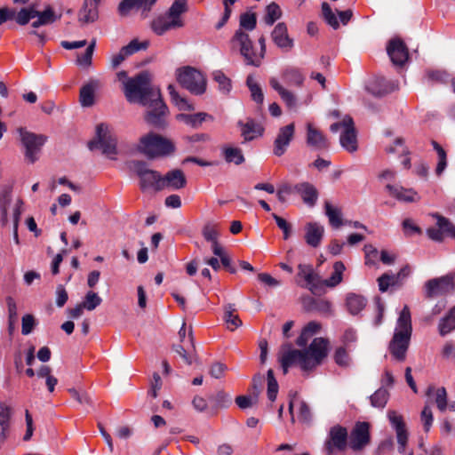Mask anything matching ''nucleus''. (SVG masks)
I'll return each mask as SVG.
<instances>
[{"mask_svg":"<svg viewBox=\"0 0 455 455\" xmlns=\"http://www.w3.org/2000/svg\"><path fill=\"white\" fill-rule=\"evenodd\" d=\"M399 283V276L385 273L378 278L379 289L381 292H385L389 287L395 286Z\"/></svg>","mask_w":455,"mask_h":455,"instance_id":"50","label":"nucleus"},{"mask_svg":"<svg viewBox=\"0 0 455 455\" xmlns=\"http://www.w3.org/2000/svg\"><path fill=\"white\" fill-rule=\"evenodd\" d=\"M168 92L171 97L172 102L177 106L180 110L183 111H191L195 109V107L192 103H189L187 99L181 97L175 89V86L172 84L168 85Z\"/></svg>","mask_w":455,"mask_h":455,"instance_id":"36","label":"nucleus"},{"mask_svg":"<svg viewBox=\"0 0 455 455\" xmlns=\"http://www.w3.org/2000/svg\"><path fill=\"white\" fill-rule=\"evenodd\" d=\"M305 231L306 243L311 247H318L323 237V227L316 222H309L306 225Z\"/></svg>","mask_w":455,"mask_h":455,"instance_id":"25","label":"nucleus"},{"mask_svg":"<svg viewBox=\"0 0 455 455\" xmlns=\"http://www.w3.org/2000/svg\"><path fill=\"white\" fill-rule=\"evenodd\" d=\"M295 126L294 124H287L281 127L278 131L277 136L274 141V154L276 156H283L287 148L289 147L294 136Z\"/></svg>","mask_w":455,"mask_h":455,"instance_id":"14","label":"nucleus"},{"mask_svg":"<svg viewBox=\"0 0 455 455\" xmlns=\"http://www.w3.org/2000/svg\"><path fill=\"white\" fill-rule=\"evenodd\" d=\"M12 201V189L9 187H4L0 191V215L1 223L3 226H7L9 219V206Z\"/></svg>","mask_w":455,"mask_h":455,"instance_id":"31","label":"nucleus"},{"mask_svg":"<svg viewBox=\"0 0 455 455\" xmlns=\"http://www.w3.org/2000/svg\"><path fill=\"white\" fill-rule=\"evenodd\" d=\"M294 190L299 194L303 199V202L309 205L314 206L318 198V193L316 188L308 182H302L295 185Z\"/></svg>","mask_w":455,"mask_h":455,"instance_id":"27","label":"nucleus"},{"mask_svg":"<svg viewBox=\"0 0 455 455\" xmlns=\"http://www.w3.org/2000/svg\"><path fill=\"white\" fill-rule=\"evenodd\" d=\"M389 398V393L388 391L384 388L380 387L373 395L370 396L371 404L373 407L383 409Z\"/></svg>","mask_w":455,"mask_h":455,"instance_id":"48","label":"nucleus"},{"mask_svg":"<svg viewBox=\"0 0 455 455\" xmlns=\"http://www.w3.org/2000/svg\"><path fill=\"white\" fill-rule=\"evenodd\" d=\"M71 397L77 401L82 405H92L91 396L84 391H79L75 388L69 389Z\"/></svg>","mask_w":455,"mask_h":455,"instance_id":"64","label":"nucleus"},{"mask_svg":"<svg viewBox=\"0 0 455 455\" xmlns=\"http://www.w3.org/2000/svg\"><path fill=\"white\" fill-rule=\"evenodd\" d=\"M387 52L393 64L396 66H403L409 58L408 49L399 38L389 41Z\"/></svg>","mask_w":455,"mask_h":455,"instance_id":"15","label":"nucleus"},{"mask_svg":"<svg viewBox=\"0 0 455 455\" xmlns=\"http://www.w3.org/2000/svg\"><path fill=\"white\" fill-rule=\"evenodd\" d=\"M271 38L277 47L285 52L290 51L294 45L293 40L288 35L287 26L283 22L275 25L271 33Z\"/></svg>","mask_w":455,"mask_h":455,"instance_id":"17","label":"nucleus"},{"mask_svg":"<svg viewBox=\"0 0 455 455\" xmlns=\"http://www.w3.org/2000/svg\"><path fill=\"white\" fill-rule=\"evenodd\" d=\"M324 208L331 226L334 228H340L344 224L341 210L339 207L332 206L329 202H325Z\"/></svg>","mask_w":455,"mask_h":455,"instance_id":"37","label":"nucleus"},{"mask_svg":"<svg viewBox=\"0 0 455 455\" xmlns=\"http://www.w3.org/2000/svg\"><path fill=\"white\" fill-rule=\"evenodd\" d=\"M214 81L218 84L219 91L223 94H228L232 89L230 79L220 70L212 73Z\"/></svg>","mask_w":455,"mask_h":455,"instance_id":"47","label":"nucleus"},{"mask_svg":"<svg viewBox=\"0 0 455 455\" xmlns=\"http://www.w3.org/2000/svg\"><path fill=\"white\" fill-rule=\"evenodd\" d=\"M347 430L346 427L336 425L331 427L324 442V451L327 455H332L336 451H343L347 444Z\"/></svg>","mask_w":455,"mask_h":455,"instance_id":"9","label":"nucleus"},{"mask_svg":"<svg viewBox=\"0 0 455 455\" xmlns=\"http://www.w3.org/2000/svg\"><path fill=\"white\" fill-rule=\"evenodd\" d=\"M235 307L233 304H228L225 307L224 320L227 327L230 331H235L242 325V321L237 315L235 314Z\"/></svg>","mask_w":455,"mask_h":455,"instance_id":"40","label":"nucleus"},{"mask_svg":"<svg viewBox=\"0 0 455 455\" xmlns=\"http://www.w3.org/2000/svg\"><path fill=\"white\" fill-rule=\"evenodd\" d=\"M88 147L91 150L100 149L103 154L111 158L116 154V140L105 124L97 125L96 138L89 142Z\"/></svg>","mask_w":455,"mask_h":455,"instance_id":"8","label":"nucleus"},{"mask_svg":"<svg viewBox=\"0 0 455 455\" xmlns=\"http://www.w3.org/2000/svg\"><path fill=\"white\" fill-rule=\"evenodd\" d=\"M37 11L34 7L22 8L18 13L15 12L16 22L21 26L26 25L30 20L36 18Z\"/></svg>","mask_w":455,"mask_h":455,"instance_id":"51","label":"nucleus"},{"mask_svg":"<svg viewBox=\"0 0 455 455\" xmlns=\"http://www.w3.org/2000/svg\"><path fill=\"white\" fill-rule=\"evenodd\" d=\"M411 331V312L409 307L405 305L399 314L394 336L389 343V351L398 361H403L405 359Z\"/></svg>","mask_w":455,"mask_h":455,"instance_id":"3","label":"nucleus"},{"mask_svg":"<svg viewBox=\"0 0 455 455\" xmlns=\"http://www.w3.org/2000/svg\"><path fill=\"white\" fill-rule=\"evenodd\" d=\"M307 136L306 141L308 147L317 150H323L328 148L329 142L327 138L322 133L320 130L315 128L313 124L307 123L306 124Z\"/></svg>","mask_w":455,"mask_h":455,"instance_id":"18","label":"nucleus"},{"mask_svg":"<svg viewBox=\"0 0 455 455\" xmlns=\"http://www.w3.org/2000/svg\"><path fill=\"white\" fill-rule=\"evenodd\" d=\"M269 84L279 94L281 100L285 103L288 108L294 109L297 108L298 100L296 95L291 91L284 88L277 78L271 77Z\"/></svg>","mask_w":455,"mask_h":455,"instance_id":"23","label":"nucleus"},{"mask_svg":"<svg viewBox=\"0 0 455 455\" xmlns=\"http://www.w3.org/2000/svg\"><path fill=\"white\" fill-rule=\"evenodd\" d=\"M334 361L340 367H349L351 365V358L343 347H339L335 350Z\"/></svg>","mask_w":455,"mask_h":455,"instance_id":"58","label":"nucleus"},{"mask_svg":"<svg viewBox=\"0 0 455 455\" xmlns=\"http://www.w3.org/2000/svg\"><path fill=\"white\" fill-rule=\"evenodd\" d=\"M124 95L131 103H140L148 108L145 120L148 124L162 128L165 125L167 106L161 98L158 88L150 83V75L140 72L125 82Z\"/></svg>","mask_w":455,"mask_h":455,"instance_id":"1","label":"nucleus"},{"mask_svg":"<svg viewBox=\"0 0 455 455\" xmlns=\"http://www.w3.org/2000/svg\"><path fill=\"white\" fill-rule=\"evenodd\" d=\"M329 342L323 338H315L307 348L303 350L289 349L284 351L279 361L283 371L286 374L289 368L299 366L305 372H310L319 366L328 355Z\"/></svg>","mask_w":455,"mask_h":455,"instance_id":"2","label":"nucleus"},{"mask_svg":"<svg viewBox=\"0 0 455 455\" xmlns=\"http://www.w3.org/2000/svg\"><path fill=\"white\" fill-rule=\"evenodd\" d=\"M163 190L169 188L172 190H179L183 188L187 184L184 172L180 169L169 171L165 175H162Z\"/></svg>","mask_w":455,"mask_h":455,"instance_id":"21","label":"nucleus"},{"mask_svg":"<svg viewBox=\"0 0 455 455\" xmlns=\"http://www.w3.org/2000/svg\"><path fill=\"white\" fill-rule=\"evenodd\" d=\"M102 302V299L98 295V293L90 291H88L84 299V301L81 303L84 309L88 311L94 310L98 306H100Z\"/></svg>","mask_w":455,"mask_h":455,"instance_id":"52","label":"nucleus"},{"mask_svg":"<svg viewBox=\"0 0 455 455\" xmlns=\"http://www.w3.org/2000/svg\"><path fill=\"white\" fill-rule=\"evenodd\" d=\"M322 13L325 21L330 25L333 29H337L339 27V22L332 12L331 6L327 3L322 4Z\"/></svg>","mask_w":455,"mask_h":455,"instance_id":"56","label":"nucleus"},{"mask_svg":"<svg viewBox=\"0 0 455 455\" xmlns=\"http://www.w3.org/2000/svg\"><path fill=\"white\" fill-rule=\"evenodd\" d=\"M363 251L365 253V264L375 266L379 257L378 250L371 244H365Z\"/></svg>","mask_w":455,"mask_h":455,"instance_id":"63","label":"nucleus"},{"mask_svg":"<svg viewBox=\"0 0 455 455\" xmlns=\"http://www.w3.org/2000/svg\"><path fill=\"white\" fill-rule=\"evenodd\" d=\"M238 125L241 127V134L245 141L252 140L263 132L262 126L253 119H247L245 123L240 121Z\"/></svg>","mask_w":455,"mask_h":455,"instance_id":"26","label":"nucleus"},{"mask_svg":"<svg viewBox=\"0 0 455 455\" xmlns=\"http://www.w3.org/2000/svg\"><path fill=\"white\" fill-rule=\"evenodd\" d=\"M187 10V0H174L166 13L178 21H183L181 15Z\"/></svg>","mask_w":455,"mask_h":455,"instance_id":"46","label":"nucleus"},{"mask_svg":"<svg viewBox=\"0 0 455 455\" xmlns=\"http://www.w3.org/2000/svg\"><path fill=\"white\" fill-rule=\"evenodd\" d=\"M455 274L450 273L441 277L433 278L425 283L426 296L433 298L445 295L455 289Z\"/></svg>","mask_w":455,"mask_h":455,"instance_id":"10","label":"nucleus"},{"mask_svg":"<svg viewBox=\"0 0 455 455\" xmlns=\"http://www.w3.org/2000/svg\"><path fill=\"white\" fill-rule=\"evenodd\" d=\"M148 46V42H139L137 39L132 40L127 45L122 47L121 51L126 57L132 55L140 50H145Z\"/></svg>","mask_w":455,"mask_h":455,"instance_id":"57","label":"nucleus"},{"mask_svg":"<svg viewBox=\"0 0 455 455\" xmlns=\"http://www.w3.org/2000/svg\"><path fill=\"white\" fill-rule=\"evenodd\" d=\"M257 19L255 13L245 12L240 16V28L252 31L256 28Z\"/></svg>","mask_w":455,"mask_h":455,"instance_id":"60","label":"nucleus"},{"mask_svg":"<svg viewBox=\"0 0 455 455\" xmlns=\"http://www.w3.org/2000/svg\"><path fill=\"white\" fill-rule=\"evenodd\" d=\"M297 417L299 421L303 424H309L312 421L313 414L310 407L306 402H299Z\"/></svg>","mask_w":455,"mask_h":455,"instance_id":"53","label":"nucleus"},{"mask_svg":"<svg viewBox=\"0 0 455 455\" xmlns=\"http://www.w3.org/2000/svg\"><path fill=\"white\" fill-rule=\"evenodd\" d=\"M386 189L390 196L400 202L412 203L419 199L418 193L411 188H405L397 185L387 184Z\"/></svg>","mask_w":455,"mask_h":455,"instance_id":"24","label":"nucleus"},{"mask_svg":"<svg viewBox=\"0 0 455 455\" xmlns=\"http://www.w3.org/2000/svg\"><path fill=\"white\" fill-rule=\"evenodd\" d=\"M282 79L283 83L289 86L300 87L304 84L305 76L300 69L290 67L283 71Z\"/></svg>","mask_w":455,"mask_h":455,"instance_id":"30","label":"nucleus"},{"mask_svg":"<svg viewBox=\"0 0 455 455\" xmlns=\"http://www.w3.org/2000/svg\"><path fill=\"white\" fill-rule=\"evenodd\" d=\"M420 420L423 425V428L425 432H428L433 425L434 417L432 411L428 405H426L421 413H420Z\"/></svg>","mask_w":455,"mask_h":455,"instance_id":"62","label":"nucleus"},{"mask_svg":"<svg viewBox=\"0 0 455 455\" xmlns=\"http://www.w3.org/2000/svg\"><path fill=\"white\" fill-rule=\"evenodd\" d=\"M184 21H178L166 12L155 18L151 22V28L157 36H163L166 32L182 28Z\"/></svg>","mask_w":455,"mask_h":455,"instance_id":"16","label":"nucleus"},{"mask_svg":"<svg viewBox=\"0 0 455 455\" xmlns=\"http://www.w3.org/2000/svg\"><path fill=\"white\" fill-rule=\"evenodd\" d=\"M426 395L428 400L435 403L439 411H444L447 409V392L443 387L436 388L431 385L427 387Z\"/></svg>","mask_w":455,"mask_h":455,"instance_id":"28","label":"nucleus"},{"mask_svg":"<svg viewBox=\"0 0 455 455\" xmlns=\"http://www.w3.org/2000/svg\"><path fill=\"white\" fill-rule=\"evenodd\" d=\"M207 118L211 120L213 119L212 116L204 112H199L196 114L181 113L176 116V119L178 121L182 122L192 128L199 127Z\"/></svg>","mask_w":455,"mask_h":455,"instance_id":"32","label":"nucleus"},{"mask_svg":"<svg viewBox=\"0 0 455 455\" xmlns=\"http://www.w3.org/2000/svg\"><path fill=\"white\" fill-rule=\"evenodd\" d=\"M395 88V84L381 76H375L367 82L365 89L374 96L385 95Z\"/></svg>","mask_w":455,"mask_h":455,"instance_id":"20","label":"nucleus"},{"mask_svg":"<svg viewBox=\"0 0 455 455\" xmlns=\"http://www.w3.org/2000/svg\"><path fill=\"white\" fill-rule=\"evenodd\" d=\"M36 18H37V20L32 22L33 28L49 25L57 20V17L51 7L46 8L44 12L37 11Z\"/></svg>","mask_w":455,"mask_h":455,"instance_id":"41","label":"nucleus"},{"mask_svg":"<svg viewBox=\"0 0 455 455\" xmlns=\"http://www.w3.org/2000/svg\"><path fill=\"white\" fill-rule=\"evenodd\" d=\"M98 87L96 82L92 81L84 84L80 90V103L83 107L88 108L94 104L95 92Z\"/></svg>","mask_w":455,"mask_h":455,"instance_id":"34","label":"nucleus"},{"mask_svg":"<svg viewBox=\"0 0 455 455\" xmlns=\"http://www.w3.org/2000/svg\"><path fill=\"white\" fill-rule=\"evenodd\" d=\"M371 440L370 425L367 422H357L350 434V448L353 451H361Z\"/></svg>","mask_w":455,"mask_h":455,"instance_id":"13","label":"nucleus"},{"mask_svg":"<svg viewBox=\"0 0 455 455\" xmlns=\"http://www.w3.org/2000/svg\"><path fill=\"white\" fill-rule=\"evenodd\" d=\"M224 158L228 163H234L239 165L244 162L242 150L235 147H225L223 148Z\"/></svg>","mask_w":455,"mask_h":455,"instance_id":"43","label":"nucleus"},{"mask_svg":"<svg viewBox=\"0 0 455 455\" xmlns=\"http://www.w3.org/2000/svg\"><path fill=\"white\" fill-rule=\"evenodd\" d=\"M431 144L437 154V164L435 172L436 176L440 177L444 172L448 164L447 154L443 147L439 145L435 140H432Z\"/></svg>","mask_w":455,"mask_h":455,"instance_id":"39","label":"nucleus"},{"mask_svg":"<svg viewBox=\"0 0 455 455\" xmlns=\"http://www.w3.org/2000/svg\"><path fill=\"white\" fill-rule=\"evenodd\" d=\"M134 8L143 11L142 0H122L119 4L118 11L122 16H126Z\"/></svg>","mask_w":455,"mask_h":455,"instance_id":"54","label":"nucleus"},{"mask_svg":"<svg viewBox=\"0 0 455 455\" xmlns=\"http://www.w3.org/2000/svg\"><path fill=\"white\" fill-rule=\"evenodd\" d=\"M12 409L5 403H0V443H4L8 435Z\"/></svg>","mask_w":455,"mask_h":455,"instance_id":"29","label":"nucleus"},{"mask_svg":"<svg viewBox=\"0 0 455 455\" xmlns=\"http://www.w3.org/2000/svg\"><path fill=\"white\" fill-rule=\"evenodd\" d=\"M281 16L282 11L280 6L273 2L266 7V13L263 20L267 26H272Z\"/></svg>","mask_w":455,"mask_h":455,"instance_id":"45","label":"nucleus"},{"mask_svg":"<svg viewBox=\"0 0 455 455\" xmlns=\"http://www.w3.org/2000/svg\"><path fill=\"white\" fill-rule=\"evenodd\" d=\"M232 43L239 46L241 55L244 58L247 65L259 67V58H255V51L249 35L243 29L235 31Z\"/></svg>","mask_w":455,"mask_h":455,"instance_id":"12","label":"nucleus"},{"mask_svg":"<svg viewBox=\"0 0 455 455\" xmlns=\"http://www.w3.org/2000/svg\"><path fill=\"white\" fill-rule=\"evenodd\" d=\"M258 401V393H251L250 395H239L235 398V403L240 409H247Z\"/></svg>","mask_w":455,"mask_h":455,"instance_id":"61","label":"nucleus"},{"mask_svg":"<svg viewBox=\"0 0 455 455\" xmlns=\"http://www.w3.org/2000/svg\"><path fill=\"white\" fill-rule=\"evenodd\" d=\"M438 329L441 336H445L455 330V306L440 320Z\"/></svg>","mask_w":455,"mask_h":455,"instance_id":"38","label":"nucleus"},{"mask_svg":"<svg viewBox=\"0 0 455 455\" xmlns=\"http://www.w3.org/2000/svg\"><path fill=\"white\" fill-rule=\"evenodd\" d=\"M177 80L180 84L192 94L201 95L206 90V79L197 69L185 67L177 70Z\"/></svg>","mask_w":455,"mask_h":455,"instance_id":"6","label":"nucleus"},{"mask_svg":"<svg viewBox=\"0 0 455 455\" xmlns=\"http://www.w3.org/2000/svg\"><path fill=\"white\" fill-rule=\"evenodd\" d=\"M246 84L251 92L252 100L257 103H262L264 100V94L260 86L254 81L252 76H248Z\"/></svg>","mask_w":455,"mask_h":455,"instance_id":"55","label":"nucleus"},{"mask_svg":"<svg viewBox=\"0 0 455 455\" xmlns=\"http://www.w3.org/2000/svg\"><path fill=\"white\" fill-rule=\"evenodd\" d=\"M345 269L346 267L343 262L336 261L333 265V272L331 276L324 281V284L329 287H335L340 283Z\"/></svg>","mask_w":455,"mask_h":455,"instance_id":"42","label":"nucleus"},{"mask_svg":"<svg viewBox=\"0 0 455 455\" xmlns=\"http://www.w3.org/2000/svg\"><path fill=\"white\" fill-rule=\"evenodd\" d=\"M138 149L148 158L152 159L172 154L175 150V146L170 140L149 132L140 138Z\"/></svg>","mask_w":455,"mask_h":455,"instance_id":"4","label":"nucleus"},{"mask_svg":"<svg viewBox=\"0 0 455 455\" xmlns=\"http://www.w3.org/2000/svg\"><path fill=\"white\" fill-rule=\"evenodd\" d=\"M431 216L436 220L435 227L427 229V235L431 240L443 242L444 235L455 239V225L450 220L439 213H432Z\"/></svg>","mask_w":455,"mask_h":455,"instance_id":"11","label":"nucleus"},{"mask_svg":"<svg viewBox=\"0 0 455 455\" xmlns=\"http://www.w3.org/2000/svg\"><path fill=\"white\" fill-rule=\"evenodd\" d=\"M130 169L140 178V186L142 191L163 190L162 175L158 172L149 169L146 162L132 161Z\"/></svg>","mask_w":455,"mask_h":455,"instance_id":"5","label":"nucleus"},{"mask_svg":"<svg viewBox=\"0 0 455 455\" xmlns=\"http://www.w3.org/2000/svg\"><path fill=\"white\" fill-rule=\"evenodd\" d=\"M278 393V383L274 376L273 370L267 371V397L274 402Z\"/></svg>","mask_w":455,"mask_h":455,"instance_id":"59","label":"nucleus"},{"mask_svg":"<svg viewBox=\"0 0 455 455\" xmlns=\"http://www.w3.org/2000/svg\"><path fill=\"white\" fill-rule=\"evenodd\" d=\"M18 132L25 148L26 159L31 164L35 163L38 159V155L47 138L44 135L28 132L25 128H19Z\"/></svg>","mask_w":455,"mask_h":455,"instance_id":"7","label":"nucleus"},{"mask_svg":"<svg viewBox=\"0 0 455 455\" xmlns=\"http://www.w3.org/2000/svg\"><path fill=\"white\" fill-rule=\"evenodd\" d=\"M100 0H84L78 12V20L83 24L94 22L99 16L98 4Z\"/></svg>","mask_w":455,"mask_h":455,"instance_id":"22","label":"nucleus"},{"mask_svg":"<svg viewBox=\"0 0 455 455\" xmlns=\"http://www.w3.org/2000/svg\"><path fill=\"white\" fill-rule=\"evenodd\" d=\"M345 124L347 125V128L346 130H343L340 134V145L347 152L353 153L357 150V140L353 119L350 116H347V123Z\"/></svg>","mask_w":455,"mask_h":455,"instance_id":"19","label":"nucleus"},{"mask_svg":"<svg viewBox=\"0 0 455 455\" xmlns=\"http://www.w3.org/2000/svg\"><path fill=\"white\" fill-rule=\"evenodd\" d=\"M22 205L23 201L21 199H18L15 203V205L12 212V222L13 228V239L16 243H19V236H18V226L20 218L22 212Z\"/></svg>","mask_w":455,"mask_h":455,"instance_id":"49","label":"nucleus"},{"mask_svg":"<svg viewBox=\"0 0 455 455\" xmlns=\"http://www.w3.org/2000/svg\"><path fill=\"white\" fill-rule=\"evenodd\" d=\"M299 275L305 279L307 283V286L310 289L315 285L317 275L315 274L314 269L311 265L299 264Z\"/></svg>","mask_w":455,"mask_h":455,"instance_id":"44","label":"nucleus"},{"mask_svg":"<svg viewBox=\"0 0 455 455\" xmlns=\"http://www.w3.org/2000/svg\"><path fill=\"white\" fill-rule=\"evenodd\" d=\"M321 329V324L317 322H309L303 329L300 335L298 337L296 343L299 347H305L308 339L316 334Z\"/></svg>","mask_w":455,"mask_h":455,"instance_id":"35","label":"nucleus"},{"mask_svg":"<svg viewBox=\"0 0 455 455\" xmlns=\"http://www.w3.org/2000/svg\"><path fill=\"white\" fill-rule=\"evenodd\" d=\"M366 299L356 293H348L346 298V306L352 315L359 314L366 306Z\"/></svg>","mask_w":455,"mask_h":455,"instance_id":"33","label":"nucleus"}]
</instances>
